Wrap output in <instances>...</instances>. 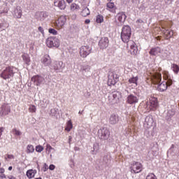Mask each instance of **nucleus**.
I'll list each match as a JSON object with an SVG mask.
<instances>
[{"instance_id": "9b49d317", "label": "nucleus", "mask_w": 179, "mask_h": 179, "mask_svg": "<svg viewBox=\"0 0 179 179\" xmlns=\"http://www.w3.org/2000/svg\"><path fill=\"white\" fill-rule=\"evenodd\" d=\"M10 114V106L6 103H4L1 107L0 117H6Z\"/></svg>"}, {"instance_id": "412c9836", "label": "nucleus", "mask_w": 179, "mask_h": 179, "mask_svg": "<svg viewBox=\"0 0 179 179\" xmlns=\"http://www.w3.org/2000/svg\"><path fill=\"white\" fill-rule=\"evenodd\" d=\"M138 80H139V77H131L128 80V83L129 85H131V86H133L132 89H134V87L138 86Z\"/></svg>"}, {"instance_id": "c03bdc74", "label": "nucleus", "mask_w": 179, "mask_h": 179, "mask_svg": "<svg viewBox=\"0 0 179 179\" xmlns=\"http://www.w3.org/2000/svg\"><path fill=\"white\" fill-rule=\"evenodd\" d=\"M7 159H15V156L13 155H7Z\"/></svg>"}, {"instance_id": "bf43d9fd", "label": "nucleus", "mask_w": 179, "mask_h": 179, "mask_svg": "<svg viewBox=\"0 0 179 179\" xmlns=\"http://www.w3.org/2000/svg\"><path fill=\"white\" fill-rule=\"evenodd\" d=\"M158 71L160 72V71H162V68H158Z\"/></svg>"}, {"instance_id": "09e8293b", "label": "nucleus", "mask_w": 179, "mask_h": 179, "mask_svg": "<svg viewBox=\"0 0 179 179\" xmlns=\"http://www.w3.org/2000/svg\"><path fill=\"white\" fill-rule=\"evenodd\" d=\"M0 178H2V179L6 178V176L5 174H3V173H1V174L0 175Z\"/></svg>"}, {"instance_id": "7c9ffc66", "label": "nucleus", "mask_w": 179, "mask_h": 179, "mask_svg": "<svg viewBox=\"0 0 179 179\" xmlns=\"http://www.w3.org/2000/svg\"><path fill=\"white\" fill-rule=\"evenodd\" d=\"M72 128H73V124H72V120H69L66 122L65 131H66L67 132H70V131H71V129H72Z\"/></svg>"}, {"instance_id": "864d4df0", "label": "nucleus", "mask_w": 179, "mask_h": 179, "mask_svg": "<svg viewBox=\"0 0 179 179\" xmlns=\"http://www.w3.org/2000/svg\"><path fill=\"white\" fill-rule=\"evenodd\" d=\"M66 1L67 2V3H72V2H73V0H66Z\"/></svg>"}, {"instance_id": "6ab92c4d", "label": "nucleus", "mask_w": 179, "mask_h": 179, "mask_svg": "<svg viewBox=\"0 0 179 179\" xmlns=\"http://www.w3.org/2000/svg\"><path fill=\"white\" fill-rule=\"evenodd\" d=\"M31 80L36 86H40L44 82V78L40 76H34L31 78Z\"/></svg>"}, {"instance_id": "f257e3e1", "label": "nucleus", "mask_w": 179, "mask_h": 179, "mask_svg": "<svg viewBox=\"0 0 179 179\" xmlns=\"http://www.w3.org/2000/svg\"><path fill=\"white\" fill-rule=\"evenodd\" d=\"M131 34L132 29L131 27H129V25L123 26L120 34L121 40L123 43H127V48H128L129 52H130L131 55H137L138 46L136 43L132 40L129 41Z\"/></svg>"}, {"instance_id": "a18cd8bd", "label": "nucleus", "mask_w": 179, "mask_h": 179, "mask_svg": "<svg viewBox=\"0 0 179 179\" xmlns=\"http://www.w3.org/2000/svg\"><path fill=\"white\" fill-rule=\"evenodd\" d=\"M49 170H55V166L54 164H50L49 166Z\"/></svg>"}, {"instance_id": "bb28decb", "label": "nucleus", "mask_w": 179, "mask_h": 179, "mask_svg": "<svg viewBox=\"0 0 179 179\" xmlns=\"http://www.w3.org/2000/svg\"><path fill=\"white\" fill-rule=\"evenodd\" d=\"M79 9H80V7L79 6V5L76 4V3H73L70 6V10L71 12H78Z\"/></svg>"}, {"instance_id": "2f4dec72", "label": "nucleus", "mask_w": 179, "mask_h": 179, "mask_svg": "<svg viewBox=\"0 0 179 179\" xmlns=\"http://www.w3.org/2000/svg\"><path fill=\"white\" fill-rule=\"evenodd\" d=\"M81 15L84 17H86V16H89V15H90V10H89V8H85L83 10Z\"/></svg>"}, {"instance_id": "7ed1b4c3", "label": "nucleus", "mask_w": 179, "mask_h": 179, "mask_svg": "<svg viewBox=\"0 0 179 179\" xmlns=\"http://www.w3.org/2000/svg\"><path fill=\"white\" fill-rule=\"evenodd\" d=\"M15 71H16V68L13 66H9L6 67L4 70L2 71L0 74V78L6 80V79H10V78H13L15 76Z\"/></svg>"}, {"instance_id": "ea45409f", "label": "nucleus", "mask_w": 179, "mask_h": 179, "mask_svg": "<svg viewBox=\"0 0 179 179\" xmlns=\"http://www.w3.org/2000/svg\"><path fill=\"white\" fill-rule=\"evenodd\" d=\"M48 32L50 34H53L54 36H57V34H58V31H57V30H55L52 28L49 29Z\"/></svg>"}, {"instance_id": "ddd939ff", "label": "nucleus", "mask_w": 179, "mask_h": 179, "mask_svg": "<svg viewBox=\"0 0 179 179\" xmlns=\"http://www.w3.org/2000/svg\"><path fill=\"white\" fill-rule=\"evenodd\" d=\"M116 19L118 22V24H120V26H122L127 20V15H125L124 12H120L117 14Z\"/></svg>"}, {"instance_id": "39448f33", "label": "nucleus", "mask_w": 179, "mask_h": 179, "mask_svg": "<svg viewBox=\"0 0 179 179\" xmlns=\"http://www.w3.org/2000/svg\"><path fill=\"white\" fill-rule=\"evenodd\" d=\"M143 166L139 162H133L130 164V171L131 174H138L141 173Z\"/></svg>"}, {"instance_id": "c9c22d12", "label": "nucleus", "mask_w": 179, "mask_h": 179, "mask_svg": "<svg viewBox=\"0 0 179 179\" xmlns=\"http://www.w3.org/2000/svg\"><path fill=\"white\" fill-rule=\"evenodd\" d=\"M29 113H34L37 111V108L34 105H30L29 108Z\"/></svg>"}, {"instance_id": "0e129e2a", "label": "nucleus", "mask_w": 179, "mask_h": 179, "mask_svg": "<svg viewBox=\"0 0 179 179\" xmlns=\"http://www.w3.org/2000/svg\"><path fill=\"white\" fill-rule=\"evenodd\" d=\"M171 112V110H169V113Z\"/></svg>"}, {"instance_id": "f8f14e48", "label": "nucleus", "mask_w": 179, "mask_h": 179, "mask_svg": "<svg viewBox=\"0 0 179 179\" xmlns=\"http://www.w3.org/2000/svg\"><path fill=\"white\" fill-rule=\"evenodd\" d=\"M159 106V102L157 101V98L151 96L150 98V106L149 108L152 111H156Z\"/></svg>"}, {"instance_id": "58836bf2", "label": "nucleus", "mask_w": 179, "mask_h": 179, "mask_svg": "<svg viewBox=\"0 0 179 179\" xmlns=\"http://www.w3.org/2000/svg\"><path fill=\"white\" fill-rule=\"evenodd\" d=\"M107 8H108V9H115V5L113 2H109L107 3Z\"/></svg>"}, {"instance_id": "e433bc0d", "label": "nucleus", "mask_w": 179, "mask_h": 179, "mask_svg": "<svg viewBox=\"0 0 179 179\" xmlns=\"http://www.w3.org/2000/svg\"><path fill=\"white\" fill-rule=\"evenodd\" d=\"M145 179H157V177L155 173H150L148 175L146 176Z\"/></svg>"}, {"instance_id": "79ce46f5", "label": "nucleus", "mask_w": 179, "mask_h": 179, "mask_svg": "<svg viewBox=\"0 0 179 179\" xmlns=\"http://www.w3.org/2000/svg\"><path fill=\"white\" fill-rule=\"evenodd\" d=\"M36 152H38L39 153H41L44 150V148L41 145H38L36 147Z\"/></svg>"}, {"instance_id": "aec40b11", "label": "nucleus", "mask_w": 179, "mask_h": 179, "mask_svg": "<svg viewBox=\"0 0 179 179\" xmlns=\"http://www.w3.org/2000/svg\"><path fill=\"white\" fill-rule=\"evenodd\" d=\"M162 51V48H160L159 47H155V48H151V50L149 52V54L152 57H156V56L160 55Z\"/></svg>"}, {"instance_id": "f3484780", "label": "nucleus", "mask_w": 179, "mask_h": 179, "mask_svg": "<svg viewBox=\"0 0 179 179\" xmlns=\"http://www.w3.org/2000/svg\"><path fill=\"white\" fill-rule=\"evenodd\" d=\"M120 121V116L117 114H112L110 115L108 118V122L110 125H115V124H118Z\"/></svg>"}, {"instance_id": "37998d69", "label": "nucleus", "mask_w": 179, "mask_h": 179, "mask_svg": "<svg viewBox=\"0 0 179 179\" xmlns=\"http://www.w3.org/2000/svg\"><path fill=\"white\" fill-rule=\"evenodd\" d=\"M166 85H167V87H169V86H171V85H173V80H171V78H169L167 80V81H166Z\"/></svg>"}, {"instance_id": "c756f323", "label": "nucleus", "mask_w": 179, "mask_h": 179, "mask_svg": "<svg viewBox=\"0 0 179 179\" xmlns=\"http://www.w3.org/2000/svg\"><path fill=\"white\" fill-rule=\"evenodd\" d=\"M171 68L173 71V72H174V73H176V75H178V72H179V66L177 65L176 64H172L171 65Z\"/></svg>"}, {"instance_id": "4c0bfd02", "label": "nucleus", "mask_w": 179, "mask_h": 179, "mask_svg": "<svg viewBox=\"0 0 179 179\" xmlns=\"http://www.w3.org/2000/svg\"><path fill=\"white\" fill-rule=\"evenodd\" d=\"M81 71L84 72H89L90 71V66L85 65L81 67Z\"/></svg>"}, {"instance_id": "49530a36", "label": "nucleus", "mask_w": 179, "mask_h": 179, "mask_svg": "<svg viewBox=\"0 0 179 179\" xmlns=\"http://www.w3.org/2000/svg\"><path fill=\"white\" fill-rule=\"evenodd\" d=\"M5 131V127H0V138L2 136V132Z\"/></svg>"}, {"instance_id": "4be33fe9", "label": "nucleus", "mask_w": 179, "mask_h": 179, "mask_svg": "<svg viewBox=\"0 0 179 179\" xmlns=\"http://www.w3.org/2000/svg\"><path fill=\"white\" fill-rule=\"evenodd\" d=\"M65 68V66L64 65L63 62H55L53 65V69L55 71H61L62 69H64Z\"/></svg>"}, {"instance_id": "e2e57ef3", "label": "nucleus", "mask_w": 179, "mask_h": 179, "mask_svg": "<svg viewBox=\"0 0 179 179\" xmlns=\"http://www.w3.org/2000/svg\"><path fill=\"white\" fill-rule=\"evenodd\" d=\"M168 1H173V0H168Z\"/></svg>"}, {"instance_id": "0eeeda50", "label": "nucleus", "mask_w": 179, "mask_h": 179, "mask_svg": "<svg viewBox=\"0 0 179 179\" xmlns=\"http://www.w3.org/2000/svg\"><path fill=\"white\" fill-rule=\"evenodd\" d=\"M46 45L49 48H52V47L58 48L59 47V39L50 36L47 38Z\"/></svg>"}, {"instance_id": "4468645a", "label": "nucleus", "mask_w": 179, "mask_h": 179, "mask_svg": "<svg viewBox=\"0 0 179 179\" xmlns=\"http://www.w3.org/2000/svg\"><path fill=\"white\" fill-rule=\"evenodd\" d=\"M110 41L107 37H102L99 42V45L101 50H106L108 47V43Z\"/></svg>"}, {"instance_id": "8fccbe9b", "label": "nucleus", "mask_w": 179, "mask_h": 179, "mask_svg": "<svg viewBox=\"0 0 179 179\" xmlns=\"http://www.w3.org/2000/svg\"><path fill=\"white\" fill-rule=\"evenodd\" d=\"M0 173L1 174H3V173H5V169L3 168H0Z\"/></svg>"}, {"instance_id": "473e14b6", "label": "nucleus", "mask_w": 179, "mask_h": 179, "mask_svg": "<svg viewBox=\"0 0 179 179\" xmlns=\"http://www.w3.org/2000/svg\"><path fill=\"white\" fill-rule=\"evenodd\" d=\"M162 75H163V78H164V80H167L169 79H171L170 73H169V71H164L162 72Z\"/></svg>"}, {"instance_id": "b1692460", "label": "nucleus", "mask_w": 179, "mask_h": 179, "mask_svg": "<svg viewBox=\"0 0 179 179\" xmlns=\"http://www.w3.org/2000/svg\"><path fill=\"white\" fill-rule=\"evenodd\" d=\"M14 15L17 19H20L22 17V7L17 6L14 10Z\"/></svg>"}, {"instance_id": "052dcab7", "label": "nucleus", "mask_w": 179, "mask_h": 179, "mask_svg": "<svg viewBox=\"0 0 179 179\" xmlns=\"http://www.w3.org/2000/svg\"><path fill=\"white\" fill-rule=\"evenodd\" d=\"M35 179H43V178L39 177V178H36Z\"/></svg>"}, {"instance_id": "c85d7f7f", "label": "nucleus", "mask_w": 179, "mask_h": 179, "mask_svg": "<svg viewBox=\"0 0 179 179\" xmlns=\"http://www.w3.org/2000/svg\"><path fill=\"white\" fill-rule=\"evenodd\" d=\"M36 15L39 16L41 20H43V19H45V17H48L47 12H44V11L38 12L36 13Z\"/></svg>"}, {"instance_id": "13d9d810", "label": "nucleus", "mask_w": 179, "mask_h": 179, "mask_svg": "<svg viewBox=\"0 0 179 179\" xmlns=\"http://www.w3.org/2000/svg\"><path fill=\"white\" fill-rule=\"evenodd\" d=\"M96 148V145H94V150H97L98 149L97 148Z\"/></svg>"}, {"instance_id": "680f3d73", "label": "nucleus", "mask_w": 179, "mask_h": 179, "mask_svg": "<svg viewBox=\"0 0 179 179\" xmlns=\"http://www.w3.org/2000/svg\"><path fill=\"white\" fill-rule=\"evenodd\" d=\"M78 114H82V112L79 111Z\"/></svg>"}, {"instance_id": "2eb2a0df", "label": "nucleus", "mask_w": 179, "mask_h": 179, "mask_svg": "<svg viewBox=\"0 0 179 179\" xmlns=\"http://www.w3.org/2000/svg\"><path fill=\"white\" fill-rule=\"evenodd\" d=\"M54 6L57 8H59L61 10H65L66 8V3H65V0H55Z\"/></svg>"}, {"instance_id": "5701e85b", "label": "nucleus", "mask_w": 179, "mask_h": 179, "mask_svg": "<svg viewBox=\"0 0 179 179\" xmlns=\"http://www.w3.org/2000/svg\"><path fill=\"white\" fill-rule=\"evenodd\" d=\"M36 174H37V170L36 169H29L28 171H27V173H26V176L29 179L34 178Z\"/></svg>"}, {"instance_id": "20e7f679", "label": "nucleus", "mask_w": 179, "mask_h": 179, "mask_svg": "<svg viewBox=\"0 0 179 179\" xmlns=\"http://www.w3.org/2000/svg\"><path fill=\"white\" fill-rule=\"evenodd\" d=\"M161 31H162L165 40H169L174 36V31L173 30L168 29L169 24L167 22H161Z\"/></svg>"}, {"instance_id": "4d7b16f0", "label": "nucleus", "mask_w": 179, "mask_h": 179, "mask_svg": "<svg viewBox=\"0 0 179 179\" xmlns=\"http://www.w3.org/2000/svg\"><path fill=\"white\" fill-rule=\"evenodd\" d=\"M12 169H13V167H12V166H9V167H8V170H9V171H11Z\"/></svg>"}, {"instance_id": "72a5a7b5", "label": "nucleus", "mask_w": 179, "mask_h": 179, "mask_svg": "<svg viewBox=\"0 0 179 179\" xmlns=\"http://www.w3.org/2000/svg\"><path fill=\"white\" fill-rule=\"evenodd\" d=\"M96 23H103L104 22V17L101 15H98L96 18Z\"/></svg>"}, {"instance_id": "a878e982", "label": "nucleus", "mask_w": 179, "mask_h": 179, "mask_svg": "<svg viewBox=\"0 0 179 179\" xmlns=\"http://www.w3.org/2000/svg\"><path fill=\"white\" fill-rule=\"evenodd\" d=\"M22 58L27 65H30V56L27 53H24L22 55Z\"/></svg>"}, {"instance_id": "f704fd0d", "label": "nucleus", "mask_w": 179, "mask_h": 179, "mask_svg": "<svg viewBox=\"0 0 179 179\" xmlns=\"http://www.w3.org/2000/svg\"><path fill=\"white\" fill-rule=\"evenodd\" d=\"M34 152V146L28 145L27 147V153H33Z\"/></svg>"}, {"instance_id": "69168bd1", "label": "nucleus", "mask_w": 179, "mask_h": 179, "mask_svg": "<svg viewBox=\"0 0 179 179\" xmlns=\"http://www.w3.org/2000/svg\"><path fill=\"white\" fill-rule=\"evenodd\" d=\"M0 167H1V162H0Z\"/></svg>"}, {"instance_id": "1a4fd4ad", "label": "nucleus", "mask_w": 179, "mask_h": 179, "mask_svg": "<svg viewBox=\"0 0 179 179\" xmlns=\"http://www.w3.org/2000/svg\"><path fill=\"white\" fill-rule=\"evenodd\" d=\"M92 53V48L89 45H83L80 48V57L81 58H86L87 55Z\"/></svg>"}, {"instance_id": "f03ea898", "label": "nucleus", "mask_w": 179, "mask_h": 179, "mask_svg": "<svg viewBox=\"0 0 179 179\" xmlns=\"http://www.w3.org/2000/svg\"><path fill=\"white\" fill-rule=\"evenodd\" d=\"M151 81L153 85H156L158 92H166L167 90V83L166 81L162 82V73L157 71L152 73Z\"/></svg>"}, {"instance_id": "423d86ee", "label": "nucleus", "mask_w": 179, "mask_h": 179, "mask_svg": "<svg viewBox=\"0 0 179 179\" xmlns=\"http://www.w3.org/2000/svg\"><path fill=\"white\" fill-rule=\"evenodd\" d=\"M98 138L101 141H107L110 138V130L107 127H102L98 130Z\"/></svg>"}, {"instance_id": "dca6fc26", "label": "nucleus", "mask_w": 179, "mask_h": 179, "mask_svg": "<svg viewBox=\"0 0 179 179\" xmlns=\"http://www.w3.org/2000/svg\"><path fill=\"white\" fill-rule=\"evenodd\" d=\"M139 98L132 94L128 95L126 102L127 104H136L138 103Z\"/></svg>"}, {"instance_id": "cd10ccee", "label": "nucleus", "mask_w": 179, "mask_h": 179, "mask_svg": "<svg viewBox=\"0 0 179 179\" xmlns=\"http://www.w3.org/2000/svg\"><path fill=\"white\" fill-rule=\"evenodd\" d=\"M120 97H121V93L120 92L115 91L113 92V98L115 103H117L120 100Z\"/></svg>"}, {"instance_id": "6e6552de", "label": "nucleus", "mask_w": 179, "mask_h": 179, "mask_svg": "<svg viewBox=\"0 0 179 179\" xmlns=\"http://www.w3.org/2000/svg\"><path fill=\"white\" fill-rule=\"evenodd\" d=\"M65 23H66V17H65L64 15H62L55 21L54 27L56 28L57 30H61V29L65 26Z\"/></svg>"}, {"instance_id": "a211bd4d", "label": "nucleus", "mask_w": 179, "mask_h": 179, "mask_svg": "<svg viewBox=\"0 0 179 179\" xmlns=\"http://www.w3.org/2000/svg\"><path fill=\"white\" fill-rule=\"evenodd\" d=\"M155 121L153 120V117L152 115H148L145 117L144 127H146L148 129L152 128L153 127Z\"/></svg>"}, {"instance_id": "393cba45", "label": "nucleus", "mask_w": 179, "mask_h": 179, "mask_svg": "<svg viewBox=\"0 0 179 179\" xmlns=\"http://www.w3.org/2000/svg\"><path fill=\"white\" fill-rule=\"evenodd\" d=\"M42 64H43L45 66H50V65H51V59L50 58V57H44L42 59Z\"/></svg>"}, {"instance_id": "5fc2aeb1", "label": "nucleus", "mask_w": 179, "mask_h": 179, "mask_svg": "<svg viewBox=\"0 0 179 179\" xmlns=\"http://www.w3.org/2000/svg\"><path fill=\"white\" fill-rule=\"evenodd\" d=\"M47 149H52V147L50 145H47Z\"/></svg>"}, {"instance_id": "3c124183", "label": "nucleus", "mask_w": 179, "mask_h": 179, "mask_svg": "<svg viewBox=\"0 0 179 179\" xmlns=\"http://www.w3.org/2000/svg\"><path fill=\"white\" fill-rule=\"evenodd\" d=\"M136 23L142 24V23H143V21L142 20H141V19H138V20H137Z\"/></svg>"}, {"instance_id": "a19ab883", "label": "nucleus", "mask_w": 179, "mask_h": 179, "mask_svg": "<svg viewBox=\"0 0 179 179\" xmlns=\"http://www.w3.org/2000/svg\"><path fill=\"white\" fill-rule=\"evenodd\" d=\"M13 134L17 135V136H20V135H22V132L16 129H13Z\"/></svg>"}, {"instance_id": "9d476101", "label": "nucleus", "mask_w": 179, "mask_h": 179, "mask_svg": "<svg viewBox=\"0 0 179 179\" xmlns=\"http://www.w3.org/2000/svg\"><path fill=\"white\" fill-rule=\"evenodd\" d=\"M120 77L117 73H110L108 76V86H114L118 82Z\"/></svg>"}, {"instance_id": "de8ad7c7", "label": "nucleus", "mask_w": 179, "mask_h": 179, "mask_svg": "<svg viewBox=\"0 0 179 179\" xmlns=\"http://www.w3.org/2000/svg\"><path fill=\"white\" fill-rule=\"evenodd\" d=\"M38 30L39 31H41V32L42 33V34H44V29H43L41 27H39L38 28Z\"/></svg>"}, {"instance_id": "603ef678", "label": "nucleus", "mask_w": 179, "mask_h": 179, "mask_svg": "<svg viewBox=\"0 0 179 179\" xmlns=\"http://www.w3.org/2000/svg\"><path fill=\"white\" fill-rule=\"evenodd\" d=\"M85 23L86 24H89V23H90V20H89V19L85 20Z\"/></svg>"}, {"instance_id": "6e6d98bb", "label": "nucleus", "mask_w": 179, "mask_h": 179, "mask_svg": "<svg viewBox=\"0 0 179 179\" xmlns=\"http://www.w3.org/2000/svg\"><path fill=\"white\" fill-rule=\"evenodd\" d=\"M69 142H71V141H72V136H70L69 137Z\"/></svg>"}]
</instances>
